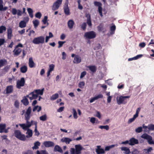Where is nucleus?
<instances>
[{"instance_id": "c03bdc74", "label": "nucleus", "mask_w": 154, "mask_h": 154, "mask_svg": "<svg viewBox=\"0 0 154 154\" xmlns=\"http://www.w3.org/2000/svg\"><path fill=\"white\" fill-rule=\"evenodd\" d=\"M99 128L101 129H105L106 130H108L109 129V126L107 125L105 126H100Z\"/></svg>"}, {"instance_id": "f704fd0d", "label": "nucleus", "mask_w": 154, "mask_h": 154, "mask_svg": "<svg viewBox=\"0 0 154 154\" xmlns=\"http://www.w3.org/2000/svg\"><path fill=\"white\" fill-rule=\"evenodd\" d=\"M19 25L21 28H24L26 26V23L24 21L22 20L20 22Z\"/></svg>"}, {"instance_id": "6ab92c4d", "label": "nucleus", "mask_w": 154, "mask_h": 154, "mask_svg": "<svg viewBox=\"0 0 154 154\" xmlns=\"http://www.w3.org/2000/svg\"><path fill=\"white\" fill-rule=\"evenodd\" d=\"M3 2L2 0H0V11H6L8 8L7 6H3Z\"/></svg>"}, {"instance_id": "49530a36", "label": "nucleus", "mask_w": 154, "mask_h": 154, "mask_svg": "<svg viewBox=\"0 0 154 154\" xmlns=\"http://www.w3.org/2000/svg\"><path fill=\"white\" fill-rule=\"evenodd\" d=\"M86 23L84 22L81 25V27L83 29V30H85L86 29Z\"/></svg>"}, {"instance_id": "7ed1b4c3", "label": "nucleus", "mask_w": 154, "mask_h": 154, "mask_svg": "<svg viewBox=\"0 0 154 154\" xmlns=\"http://www.w3.org/2000/svg\"><path fill=\"white\" fill-rule=\"evenodd\" d=\"M75 149L74 148H71L70 151L71 154H80L82 148V146L79 145H76L75 146Z\"/></svg>"}, {"instance_id": "4d7b16f0", "label": "nucleus", "mask_w": 154, "mask_h": 154, "mask_svg": "<svg viewBox=\"0 0 154 154\" xmlns=\"http://www.w3.org/2000/svg\"><path fill=\"white\" fill-rule=\"evenodd\" d=\"M48 18L47 16H45L44 17V19L42 20V22L44 24H45L47 23Z\"/></svg>"}, {"instance_id": "72a5a7b5", "label": "nucleus", "mask_w": 154, "mask_h": 154, "mask_svg": "<svg viewBox=\"0 0 154 154\" xmlns=\"http://www.w3.org/2000/svg\"><path fill=\"white\" fill-rule=\"evenodd\" d=\"M20 70L22 73H25L27 70V67L25 65L22 66L20 68Z\"/></svg>"}, {"instance_id": "a18cd8bd", "label": "nucleus", "mask_w": 154, "mask_h": 154, "mask_svg": "<svg viewBox=\"0 0 154 154\" xmlns=\"http://www.w3.org/2000/svg\"><path fill=\"white\" fill-rule=\"evenodd\" d=\"M85 85V83L84 82H80L78 85V86L79 88H83Z\"/></svg>"}, {"instance_id": "5701e85b", "label": "nucleus", "mask_w": 154, "mask_h": 154, "mask_svg": "<svg viewBox=\"0 0 154 154\" xmlns=\"http://www.w3.org/2000/svg\"><path fill=\"white\" fill-rule=\"evenodd\" d=\"M26 130L27 131L26 134L27 135L26 136V138H30L32 137V130L28 128Z\"/></svg>"}, {"instance_id": "b1692460", "label": "nucleus", "mask_w": 154, "mask_h": 154, "mask_svg": "<svg viewBox=\"0 0 154 154\" xmlns=\"http://www.w3.org/2000/svg\"><path fill=\"white\" fill-rule=\"evenodd\" d=\"M87 68H88L92 73H94L96 72L97 70V67L95 66L92 65L87 66Z\"/></svg>"}, {"instance_id": "338daca9", "label": "nucleus", "mask_w": 154, "mask_h": 154, "mask_svg": "<svg viewBox=\"0 0 154 154\" xmlns=\"http://www.w3.org/2000/svg\"><path fill=\"white\" fill-rule=\"evenodd\" d=\"M64 107L63 106L61 107L60 108H59V109H57V111L58 112H61L62 111H63L64 109Z\"/></svg>"}, {"instance_id": "cd10ccee", "label": "nucleus", "mask_w": 154, "mask_h": 154, "mask_svg": "<svg viewBox=\"0 0 154 154\" xmlns=\"http://www.w3.org/2000/svg\"><path fill=\"white\" fill-rule=\"evenodd\" d=\"M97 29L99 32L103 31V32L104 33L105 31H105H103L104 28V24L102 23H101L97 27Z\"/></svg>"}, {"instance_id": "680f3d73", "label": "nucleus", "mask_w": 154, "mask_h": 154, "mask_svg": "<svg viewBox=\"0 0 154 154\" xmlns=\"http://www.w3.org/2000/svg\"><path fill=\"white\" fill-rule=\"evenodd\" d=\"M86 72L85 71H84L82 72L80 76V79H82L86 75Z\"/></svg>"}, {"instance_id": "7c9ffc66", "label": "nucleus", "mask_w": 154, "mask_h": 154, "mask_svg": "<svg viewBox=\"0 0 154 154\" xmlns=\"http://www.w3.org/2000/svg\"><path fill=\"white\" fill-rule=\"evenodd\" d=\"M21 102L25 106L28 105L29 103L28 100L26 97H23V99L21 100Z\"/></svg>"}, {"instance_id": "5fc2aeb1", "label": "nucleus", "mask_w": 154, "mask_h": 154, "mask_svg": "<svg viewBox=\"0 0 154 154\" xmlns=\"http://www.w3.org/2000/svg\"><path fill=\"white\" fill-rule=\"evenodd\" d=\"M148 129L149 130H154V125L150 124L148 126Z\"/></svg>"}, {"instance_id": "39448f33", "label": "nucleus", "mask_w": 154, "mask_h": 154, "mask_svg": "<svg viewBox=\"0 0 154 154\" xmlns=\"http://www.w3.org/2000/svg\"><path fill=\"white\" fill-rule=\"evenodd\" d=\"M45 42V38L43 36L35 38L32 40V42L35 44H43Z\"/></svg>"}, {"instance_id": "f03ea898", "label": "nucleus", "mask_w": 154, "mask_h": 154, "mask_svg": "<svg viewBox=\"0 0 154 154\" xmlns=\"http://www.w3.org/2000/svg\"><path fill=\"white\" fill-rule=\"evenodd\" d=\"M30 118H25V119L26 121V124H20L19 125L24 131H26L27 129L29 128L32 125L34 124L35 121L31 120L30 122L29 121Z\"/></svg>"}, {"instance_id": "9d476101", "label": "nucleus", "mask_w": 154, "mask_h": 154, "mask_svg": "<svg viewBox=\"0 0 154 154\" xmlns=\"http://www.w3.org/2000/svg\"><path fill=\"white\" fill-rule=\"evenodd\" d=\"M94 4L95 6L98 7V11L100 16L102 17L103 16V15L102 12V3L100 2L94 1Z\"/></svg>"}, {"instance_id": "c85d7f7f", "label": "nucleus", "mask_w": 154, "mask_h": 154, "mask_svg": "<svg viewBox=\"0 0 154 154\" xmlns=\"http://www.w3.org/2000/svg\"><path fill=\"white\" fill-rule=\"evenodd\" d=\"M21 49L20 48H17L13 51L14 55L18 56L19 55L21 52Z\"/></svg>"}, {"instance_id": "aec40b11", "label": "nucleus", "mask_w": 154, "mask_h": 154, "mask_svg": "<svg viewBox=\"0 0 154 154\" xmlns=\"http://www.w3.org/2000/svg\"><path fill=\"white\" fill-rule=\"evenodd\" d=\"M54 151L55 152H58L61 153H62L63 152L61 148L58 145H56L55 146L54 149Z\"/></svg>"}, {"instance_id": "bb28decb", "label": "nucleus", "mask_w": 154, "mask_h": 154, "mask_svg": "<svg viewBox=\"0 0 154 154\" xmlns=\"http://www.w3.org/2000/svg\"><path fill=\"white\" fill-rule=\"evenodd\" d=\"M29 65L30 68H33L35 66V63L32 57L29 58Z\"/></svg>"}, {"instance_id": "f3484780", "label": "nucleus", "mask_w": 154, "mask_h": 154, "mask_svg": "<svg viewBox=\"0 0 154 154\" xmlns=\"http://www.w3.org/2000/svg\"><path fill=\"white\" fill-rule=\"evenodd\" d=\"M43 144L46 147H53L54 146V143L51 141H45L43 143Z\"/></svg>"}, {"instance_id": "e2e57ef3", "label": "nucleus", "mask_w": 154, "mask_h": 154, "mask_svg": "<svg viewBox=\"0 0 154 154\" xmlns=\"http://www.w3.org/2000/svg\"><path fill=\"white\" fill-rule=\"evenodd\" d=\"M5 39L4 38H0V46L3 45L5 42Z\"/></svg>"}, {"instance_id": "0e129e2a", "label": "nucleus", "mask_w": 154, "mask_h": 154, "mask_svg": "<svg viewBox=\"0 0 154 154\" xmlns=\"http://www.w3.org/2000/svg\"><path fill=\"white\" fill-rule=\"evenodd\" d=\"M62 59L63 60H65L66 58V53L63 52L62 53Z\"/></svg>"}, {"instance_id": "69168bd1", "label": "nucleus", "mask_w": 154, "mask_h": 154, "mask_svg": "<svg viewBox=\"0 0 154 154\" xmlns=\"http://www.w3.org/2000/svg\"><path fill=\"white\" fill-rule=\"evenodd\" d=\"M145 45L146 44L143 42L139 44V46L142 48H143L145 47Z\"/></svg>"}, {"instance_id": "774afa93", "label": "nucleus", "mask_w": 154, "mask_h": 154, "mask_svg": "<svg viewBox=\"0 0 154 154\" xmlns=\"http://www.w3.org/2000/svg\"><path fill=\"white\" fill-rule=\"evenodd\" d=\"M138 153V151L137 149H134L133 151H132V154H137Z\"/></svg>"}, {"instance_id": "ddd939ff", "label": "nucleus", "mask_w": 154, "mask_h": 154, "mask_svg": "<svg viewBox=\"0 0 154 154\" xmlns=\"http://www.w3.org/2000/svg\"><path fill=\"white\" fill-rule=\"evenodd\" d=\"M63 9L64 11V12L65 14L67 15H69L70 14V11L69 8L68 6V3L66 2L65 3Z\"/></svg>"}, {"instance_id": "1a4fd4ad", "label": "nucleus", "mask_w": 154, "mask_h": 154, "mask_svg": "<svg viewBox=\"0 0 154 154\" xmlns=\"http://www.w3.org/2000/svg\"><path fill=\"white\" fill-rule=\"evenodd\" d=\"M130 96H120L118 99L117 98V102L118 104L120 105L122 103L125 104L127 103V101H125L126 98H129Z\"/></svg>"}, {"instance_id": "c756f323", "label": "nucleus", "mask_w": 154, "mask_h": 154, "mask_svg": "<svg viewBox=\"0 0 154 154\" xmlns=\"http://www.w3.org/2000/svg\"><path fill=\"white\" fill-rule=\"evenodd\" d=\"M121 149L122 151H125L124 153L125 154H130L131 152L130 149L127 147H121Z\"/></svg>"}, {"instance_id": "8fccbe9b", "label": "nucleus", "mask_w": 154, "mask_h": 154, "mask_svg": "<svg viewBox=\"0 0 154 154\" xmlns=\"http://www.w3.org/2000/svg\"><path fill=\"white\" fill-rule=\"evenodd\" d=\"M19 101L17 100H16L15 101L14 106L16 108H18L19 107Z\"/></svg>"}, {"instance_id": "09e8293b", "label": "nucleus", "mask_w": 154, "mask_h": 154, "mask_svg": "<svg viewBox=\"0 0 154 154\" xmlns=\"http://www.w3.org/2000/svg\"><path fill=\"white\" fill-rule=\"evenodd\" d=\"M65 42H63V41H59L58 42V44H59V45L58 46V48H60L63 45Z\"/></svg>"}, {"instance_id": "a211bd4d", "label": "nucleus", "mask_w": 154, "mask_h": 154, "mask_svg": "<svg viewBox=\"0 0 154 154\" xmlns=\"http://www.w3.org/2000/svg\"><path fill=\"white\" fill-rule=\"evenodd\" d=\"M72 141V139L68 137H64L61 140V141L62 142H65L67 144L70 143V142Z\"/></svg>"}, {"instance_id": "9b49d317", "label": "nucleus", "mask_w": 154, "mask_h": 154, "mask_svg": "<svg viewBox=\"0 0 154 154\" xmlns=\"http://www.w3.org/2000/svg\"><path fill=\"white\" fill-rule=\"evenodd\" d=\"M96 33L93 31L87 32V43H90V41L88 39H93L95 38Z\"/></svg>"}, {"instance_id": "ea45409f", "label": "nucleus", "mask_w": 154, "mask_h": 154, "mask_svg": "<svg viewBox=\"0 0 154 154\" xmlns=\"http://www.w3.org/2000/svg\"><path fill=\"white\" fill-rule=\"evenodd\" d=\"M6 28L4 26H0V34L6 31Z\"/></svg>"}, {"instance_id": "4be33fe9", "label": "nucleus", "mask_w": 154, "mask_h": 154, "mask_svg": "<svg viewBox=\"0 0 154 154\" xmlns=\"http://www.w3.org/2000/svg\"><path fill=\"white\" fill-rule=\"evenodd\" d=\"M12 30L11 28L7 29V38L8 39H10L13 36Z\"/></svg>"}, {"instance_id": "412c9836", "label": "nucleus", "mask_w": 154, "mask_h": 154, "mask_svg": "<svg viewBox=\"0 0 154 154\" xmlns=\"http://www.w3.org/2000/svg\"><path fill=\"white\" fill-rule=\"evenodd\" d=\"M31 112V109L30 106H29L25 114V118H30V114Z\"/></svg>"}, {"instance_id": "c9c22d12", "label": "nucleus", "mask_w": 154, "mask_h": 154, "mask_svg": "<svg viewBox=\"0 0 154 154\" xmlns=\"http://www.w3.org/2000/svg\"><path fill=\"white\" fill-rule=\"evenodd\" d=\"M34 125H35V128L34 131L35 132V135L38 136L39 134V133L37 130V122H34Z\"/></svg>"}, {"instance_id": "3c124183", "label": "nucleus", "mask_w": 154, "mask_h": 154, "mask_svg": "<svg viewBox=\"0 0 154 154\" xmlns=\"http://www.w3.org/2000/svg\"><path fill=\"white\" fill-rule=\"evenodd\" d=\"M42 14L40 12L37 13L35 14L36 17L38 19H40L42 16Z\"/></svg>"}, {"instance_id": "4c0bfd02", "label": "nucleus", "mask_w": 154, "mask_h": 154, "mask_svg": "<svg viewBox=\"0 0 154 154\" xmlns=\"http://www.w3.org/2000/svg\"><path fill=\"white\" fill-rule=\"evenodd\" d=\"M27 11L30 17L32 18L33 17V11L31 8H28L27 9Z\"/></svg>"}, {"instance_id": "6e6d98bb", "label": "nucleus", "mask_w": 154, "mask_h": 154, "mask_svg": "<svg viewBox=\"0 0 154 154\" xmlns=\"http://www.w3.org/2000/svg\"><path fill=\"white\" fill-rule=\"evenodd\" d=\"M81 2L80 0H78L77 1V2L78 4V8L80 10H82L83 8V7L81 5Z\"/></svg>"}, {"instance_id": "a19ab883", "label": "nucleus", "mask_w": 154, "mask_h": 154, "mask_svg": "<svg viewBox=\"0 0 154 154\" xmlns=\"http://www.w3.org/2000/svg\"><path fill=\"white\" fill-rule=\"evenodd\" d=\"M72 110L74 118L75 119H77L78 118V116L76 110L74 108H73L72 109Z\"/></svg>"}, {"instance_id": "393cba45", "label": "nucleus", "mask_w": 154, "mask_h": 154, "mask_svg": "<svg viewBox=\"0 0 154 154\" xmlns=\"http://www.w3.org/2000/svg\"><path fill=\"white\" fill-rule=\"evenodd\" d=\"M67 24L68 27L70 29H72L73 27L74 24V22L72 20H70L68 21Z\"/></svg>"}, {"instance_id": "bf43d9fd", "label": "nucleus", "mask_w": 154, "mask_h": 154, "mask_svg": "<svg viewBox=\"0 0 154 154\" xmlns=\"http://www.w3.org/2000/svg\"><path fill=\"white\" fill-rule=\"evenodd\" d=\"M22 154H33L32 152L30 150H28L26 152H23Z\"/></svg>"}, {"instance_id": "79ce46f5", "label": "nucleus", "mask_w": 154, "mask_h": 154, "mask_svg": "<svg viewBox=\"0 0 154 154\" xmlns=\"http://www.w3.org/2000/svg\"><path fill=\"white\" fill-rule=\"evenodd\" d=\"M47 116L46 114H44L43 115L40 116L39 117V119L40 120L45 121H46L47 119Z\"/></svg>"}, {"instance_id": "473e14b6", "label": "nucleus", "mask_w": 154, "mask_h": 154, "mask_svg": "<svg viewBox=\"0 0 154 154\" xmlns=\"http://www.w3.org/2000/svg\"><path fill=\"white\" fill-rule=\"evenodd\" d=\"M7 61L6 59L0 60V68L7 63Z\"/></svg>"}, {"instance_id": "58836bf2", "label": "nucleus", "mask_w": 154, "mask_h": 154, "mask_svg": "<svg viewBox=\"0 0 154 154\" xmlns=\"http://www.w3.org/2000/svg\"><path fill=\"white\" fill-rule=\"evenodd\" d=\"M58 96V94L57 93L53 95L51 97V100H54L57 98Z\"/></svg>"}, {"instance_id": "de8ad7c7", "label": "nucleus", "mask_w": 154, "mask_h": 154, "mask_svg": "<svg viewBox=\"0 0 154 154\" xmlns=\"http://www.w3.org/2000/svg\"><path fill=\"white\" fill-rule=\"evenodd\" d=\"M87 24L90 27L92 26V24L90 17L89 18H87Z\"/></svg>"}, {"instance_id": "a878e982", "label": "nucleus", "mask_w": 154, "mask_h": 154, "mask_svg": "<svg viewBox=\"0 0 154 154\" xmlns=\"http://www.w3.org/2000/svg\"><path fill=\"white\" fill-rule=\"evenodd\" d=\"M81 57L78 56L76 55L74 57L73 62L74 63H79L81 62Z\"/></svg>"}, {"instance_id": "423d86ee", "label": "nucleus", "mask_w": 154, "mask_h": 154, "mask_svg": "<svg viewBox=\"0 0 154 154\" xmlns=\"http://www.w3.org/2000/svg\"><path fill=\"white\" fill-rule=\"evenodd\" d=\"M63 0H57L52 6V9L54 11L58 9L62 3Z\"/></svg>"}, {"instance_id": "6e6552de", "label": "nucleus", "mask_w": 154, "mask_h": 154, "mask_svg": "<svg viewBox=\"0 0 154 154\" xmlns=\"http://www.w3.org/2000/svg\"><path fill=\"white\" fill-rule=\"evenodd\" d=\"M141 137L144 139L147 140L148 142L150 144H154V141L152 140V138L151 136L147 134H142Z\"/></svg>"}, {"instance_id": "13d9d810", "label": "nucleus", "mask_w": 154, "mask_h": 154, "mask_svg": "<svg viewBox=\"0 0 154 154\" xmlns=\"http://www.w3.org/2000/svg\"><path fill=\"white\" fill-rule=\"evenodd\" d=\"M17 11L15 8H13L12 9L11 13L14 15H15L17 14Z\"/></svg>"}, {"instance_id": "4468645a", "label": "nucleus", "mask_w": 154, "mask_h": 154, "mask_svg": "<svg viewBox=\"0 0 154 154\" xmlns=\"http://www.w3.org/2000/svg\"><path fill=\"white\" fill-rule=\"evenodd\" d=\"M129 145L131 146H133L139 143L138 140L134 137H132L129 140Z\"/></svg>"}, {"instance_id": "2f4dec72", "label": "nucleus", "mask_w": 154, "mask_h": 154, "mask_svg": "<svg viewBox=\"0 0 154 154\" xmlns=\"http://www.w3.org/2000/svg\"><path fill=\"white\" fill-rule=\"evenodd\" d=\"M40 145V143L39 141H36L34 143V146L32 147L33 149H37L38 148V146Z\"/></svg>"}, {"instance_id": "f8f14e48", "label": "nucleus", "mask_w": 154, "mask_h": 154, "mask_svg": "<svg viewBox=\"0 0 154 154\" xmlns=\"http://www.w3.org/2000/svg\"><path fill=\"white\" fill-rule=\"evenodd\" d=\"M6 125L5 124H0V133H2L4 132L7 133L8 132V129L9 128H6Z\"/></svg>"}, {"instance_id": "0eeeda50", "label": "nucleus", "mask_w": 154, "mask_h": 154, "mask_svg": "<svg viewBox=\"0 0 154 154\" xmlns=\"http://www.w3.org/2000/svg\"><path fill=\"white\" fill-rule=\"evenodd\" d=\"M25 83V79L23 77L21 78L20 80H17V82L16 87L18 89H20L21 87L24 86Z\"/></svg>"}, {"instance_id": "864d4df0", "label": "nucleus", "mask_w": 154, "mask_h": 154, "mask_svg": "<svg viewBox=\"0 0 154 154\" xmlns=\"http://www.w3.org/2000/svg\"><path fill=\"white\" fill-rule=\"evenodd\" d=\"M54 65L53 64H51L50 65H49V70L51 72L53 71L54 70Z\"/></svg>"}, {"instance_id": "f257e3e1", "label": "nucleus", "mask_w": 154, "mask_h": 154, "mask_svg": "<svg viewBox=\"0 0 154 154\" xmlns=\"http://www.w3.org/2000/svg\"><path fill=\"white\" fill-rule=\"evenodd\" d=\"M44 89H37L34 90L33 92H31L29 94L30 95H32V97H29V99L30 100L33 99H35L37 98L38 95H42L43 93V91Z\"/></svg>"}, {"instance_id": "052dcab7", "label": "nucleus", "mask_w": 154, "mask_h": 154, "mask_svg": "<svg viewBox=\"0 0 154 154\" xmlns=\"http://www.w3.org/2000/svg\"><path fill=\"white\" fill-rule=\"evenodd\" d=\"M95 98H96V100H97L99 98H103V95L102 94H99L97 96H96L95 97Z\"/></svg>"}, {"instance_id": "e433bc0d", "label": "nucleus", "mask_w": 154, "mask_h": 154, "mask_svg": "<svg viewBox=\"0 0 154 154\" xmlns=\"http://www.w3.org/2000/svg\"><path fill=\"white\" fill-rule=\"evenodd\" d=\"M116 26L115 25H113L110 27V33L111 35H113L114 34L115 31L116 30Z\"/></svg>"}, {"instance_id": "37998d69", "label": "nucleus", "mask_w": 154, "mask_h": 154, "mask_svg": "<svg viewBox=\"0 0 154 154\" xmlns=\"http://www.w3.org/2000/svg\"><path fill=\"white\" fill-rule=\"evenodd\" d=\"M33 23L35 28H36L38 26L39 22L37 20H35L34 21H33Z\"/></svg>"}, {"instance_id": "2eb2a0df", "label": "nucleus", "mask_w": 154, "mask_h": 154, "mask_svg": "<svg viewBox=\"0 0 154 154\" xmlns=\"http://www.w3.org/2000/svg\"><path fill=\"white\" fill-rule=\"evenodd\" d=\"M13 88L12 85H9L7 86L5 91H6V94H7L11 93L13 92Z\"/></svg>"}, {"instance_id": "20e7f679", "label": "nucleus", "mask_w": 154, "mask_h": 154, "mask_svg": "<svg viewBox=\"0 0 154 154\" xmlns=\"http://www.w3.org/2000/svg\"><path fill=\"white\" fill-rule=\"evenodd\" d=\"M15 136L17 139L22 141H25L26 140L25 135L22 134L19 130H15L14 131Z\"/></svg>"}, {"instance_id": "dca6fc26", "label": "nucleus", "mask_w": 154, "mask_h": 154, "mask_svg": "<svg viewBox=\"0 0 154 154\" xmlns=\"http://www.w3.org/2000/svg\"><path fill=\"white\" fill-rule=\"evenodd\" d=\"M97 148L96 149V152L97 154H104L105 152L103 149L101 148L100 146H97Z\"/></svg>"}, {"instance_id": "603ef678", "label": "nucleus", "mask_w": 154, "mask_h": 154, "mask_svg": "<svg viewBox=\"0 0 154 154\" xmlns=\"http://www.w3.org/2000/svg\"><path fill=\"white\" fill-rule=\"evenodd\" d=\"M142 131V128L141 127H139L135 129V131L137 133H140Z\"/></svg>"}]
</instances>
